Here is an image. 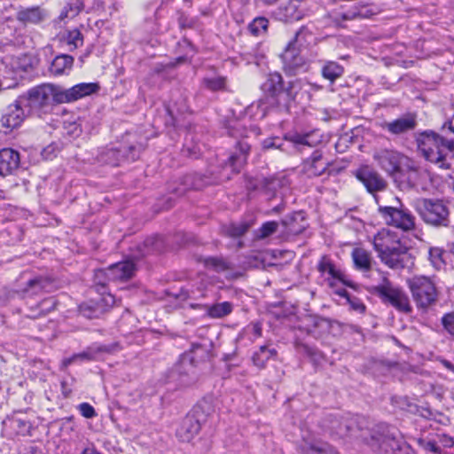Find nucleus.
<instances>
[{
	"label": "nucleus",
	"mask_w": 454,
	"mask_h": 454,
	"mask_svg": "<svg viewBox=\"0 0 454 454\" xmlns=\"http://www.w3.org/2000/svg\"><path fill=\"white\" fill-rule=\"evenodd\" d=\"M345 421L350 436L361 439L379 454H403L407 450L405 442L383 425L369 428L366 419L358 415L349 416Z\"/></svg>",
	"instance_id": "1"
},
{
	"label": "nucleus",
	"mask_w": 454,
	"mask_h": 454,
	"mask_svg": "<svg viewBox=\"0 0 454 454\" xmlns=\"http://www.w3.org/2000/svg\"><path fill=\"white\" fill-rule=\"evenodd\" d=\"M454 133V127L450 126ZM418 149L425 159L442 168H450L454 160V142L448 141L437 133L430 130L417 134Z\"/></svg>",
	"instance_id": "2"
},
{
	"label": "nucleus",
	"mask_w": 454,
	"mask_h": 454,
	"mask_svg": "<svg viewBox=\"0 0 454 454\" xmlns=\"http://www.w3.org/2000/svg\"><path fill=\"white\" fill-rule=\"evenodd\" d=\"M374 249L381 262L391 269L405 266L407 247L388 230L382 229L373 239Z\"/></svg>",
	"instance_id": "3"
},
{
	"label": "nucleus",
	"mask_w": 454,
	"mask_h": 454,
	"mask_svg": "<svg viewBox=\"0 0 454 454\" xmlns=\"http://www.w3.org/2000/svg\"><path fill=\"white\" fill-rule=\"evenodd\" d=\"M20 98L27 107V113L45 111L52 104H63L60 88L52 84L35 87Z\"/></svg>",
	"instance_id": "4"
},
{
	"label": "nucleus",
	"mask_w": 454,
	"mask_h": 454,
	"mask_svg": "<svg viewBox=\"0 0 454 454\" xmlns=\"http://www.w3.org/2000/svg\"><path fill=\"white\" fill-rule=\"evenodd\" d=\"M413 207L428 224L447 226L449 223V209L440 200L419 198L413 201Z\"/></svg>",
	"instance_id": "5"
},
{
	"label": "nucleus",
	"mask_w": 454,
	"mask_h": 454,
	"mask_svg": "<svg viewBox=\"0 0 454 454\" xmlns=\"http://www.w3.org/2000/svg\"><path fill=\"white\" fill-rule=\"evenodd\" d=\"M373 292L384 303L390 304L395 309L403 313H410L412 310L407 294L398 286H394L387 278L382 282L372 287Z\"/></svg>",
	"instance_id": "6"
},
{
	"label": "nucleus",
	"mask_w": 454,
	"mask_h": 454,
	"mask_svg": "<svg viewBox=\"0 0 454 454\" xmlns=\"http://www.w3.org/2000/svg\"><path fill=\"white\" fill-rule=\"evenodd\" d=\"M407 282L419 308L427 309L436 302L438 291L435 284L429 278L416 276Z\"/></svg>",
	"instance_id": "7"
},
{
	"label": "nucleus",
	"mask_w": 454,
	"mask_h": 454,
	"mask_svg": "<svg viewBox=\"0 0 454 454\" xmlns=\"http://www.w3.org/2000/svg\"><path fill=\"white\" fill-rule=\"evenodd\" d=\"M262 90L265 94V100H259L258 106L262 107L264 104L267 106L263 107L265 111L269 107H278L283 109V98H285V87L283 84V78L280 74H270L265 82L261 86Z\"/></svg>",
	"instance_id": "8"
},
{
	"label": "nucleus",
	"mask_w": 454,
	"mask_h": 454,
	"mask_svg": "<svg viewBox=\"0 0 454 454\" xmlns=\"http://www.w3.org/2000/svg\"><path fill=\"white\" fill-rule=\"evenodd\" d=\"M379 212L387 225L404 231L413 230L415 227V217L405 208L380 206Z\"/></svg>",
	"instance_id": "9"
},
{
	"label": "nucleus",
	"mask_w": 454,
	"mask_h": 454,
	"mask_svg": "<svg viewBox=\"0 0 454 454\" xmlns=\"http://www.w3.org/2000/svg\"><path fill=\"white\" fill-rule=\"evenodd\" d=\"M27 109L19 98L11 104L0 119V131L7 134L19 128L27 114Z\"/></svg>",
	"instance_id": "10"
},
{
	"label": "nucleus",
	"mask_w": 454,
	"mask_h": 454,
	"mask_svg": "<svg viewBox=\"0 0 454 454\" xmlns=\"http://www.w3.org/2000/svg\"><path fill=\"white\" fill-rule=\"evenodd\" d=\"M2 424L3 434L10 438L16 435H27L32 428V424L21 412H16L11 417H7Z\"/></svg>",
	"instance_id": "11"
},
{
	"label": "nucleus",
	"mask_w": 454,
	"mask_h": 454,
	"mask_svg": "<svg viewBox=\"0 0 454 454\" xmlns=\"http://www.w3.org/2000/svg\"><path fill=\"white\" fill-rule=\"evenodd\" d=\"M116 304L114 296L110 293H102L101 297L90 304L82 306V313L88 317H97Z\"/></svg>",
	"instance_id": "12"
},
{
	"label": "nucleus",
	"mask_w": 454,
	"mask_h": 454,
	"mask_svg": "<svg viewBox=\"0 0 454 454\" xmlns=\"http://www.w3.org/2000/svg\"><path fill=\"white\" fill-rule=\"evenodd\" d=\"M356 176L371 193L383 191L387 187V182L369 167L359 168Z\"/></svg>",
	"instance_id": "13"
},
{
	"label": "nucleus",
	"mask_w": 454,
	"mask_h": 454,
	"mask_svg": "<svg viewBox=\"0 0 454 454\" xmlns=\"http://www.w3.org/2000/svg\"><path fill=\"white\" fill-rule=\"evenodd\" d=\"M307 34L308 31L305 28H301L297 31L294 39L288 43L286 49L282 55L284 62L290 68L300 67L303 63L302 58L296 54L294 43L302 45L303 42L306 41L305 36Z\"/></svg>",
	"instance_id": "14"
},
{
	"label": "nucleus",
	"mask_w": 454,
	"mask_h": 454,
	"mask_svg": "<svg viewBox=\"0 0 454 454\" xmlns=\"http://www.w3.org/2000/svg\"><path fill=\"white\" fill-rule=\"evenodd\" d=\"M304 13V3L300 0H288L279 5L276 15L280 20L292 21L301 20Z\"/></svg>",
	"instance_id": "15"
},
{
	"label": "nucleus",
	"mask_w": 454,
	"mask_h": 454,
	"mask_svg": "<svg viewBox=\"0 0 454 454\" xmlns=\"http://www.w3.org/2000/svg\"><path fill=\"white\" fill-rule=\"evenodd\" d=\"M373 157L380 166L391 175L399 170L403 159L399 153L391 150H380L375 153Z\"/></svg>",
	"instance_id": "16"
},
{
	"label": "nucleus",
	"mask_w": 454,
	"mask_h": 454,
	"mask_svg": "<svg viewBox=\"0 0 454 454\" xmlns=\"http://www.w3.org/2000/svg\"><path fill=\"white\" fill-rule=\"evenodd\" d=\"M297 448L301 454H338L335 448L314 438L303 437Z\"/></svg>",
	"instance_id": "17"
},
{
	"label": "nucleus",
	"mask_w": 454,
	"mask_h": 454,
	"mask_svg": "<svg viewBox=\"0 0 454 454\" xmlns=\"http://www.w3.org/2000/svg\"><path fill=\"white\" fill-rule=\"evenodd\" d=\"M200 430V422L194 415L185 416L178 428L176 436L182 442H190Z\"/></svg>",
	"instance_id": "18"
},
{
	"label": "nucleus",
	"mask_w": 454,
	"mask_h": 454,
	"mask_svg": "<svg viewBox=\"0 0 454 454\" xmlns=\"http://www.w3.org/2000/svg\"><path fill=\"white\" fill-rule=\"evenodd\" d=\"M318 269L324 276L326 285L332 288L336 294L340 295V288L339 287V284L340 283V272L336 270L326 258L322 259Z\"/></svg>",
	"instance_id": "19"
},
{
	"label": "nucleus",
	"mask_w": 454,
	"mask_h": 454,
	"mask_svg": "<svg viewBox=\"0 0 454 454\" xmlns=\"http://www.w3.org/2000/svg\"><path fill=\"white\" fill-rule=\"evenodd\" d=\"M20 162V153L12 148L0 151V175L7 176L16 170Z\"/></svg>",
	"instance_id": "20"
},
{
	"label": "nucleus",
	"mask_w": 454,
	"mask_h": 454,
	"mask_svg": "<svg viewBox=\"0 0 454 454\" xmlns=\"http://www.w3.org/2000/svg\"><path fill=\"white\" fill-rule=\"evenodd\" d=\"M417 121L414 115H405L392 121L385 122L382 128L393 135H401L413 130Z\"/></svg>",
	"instance_id": "21"
},
{
	"label": "nucleus",
	"mask_w": 454,
	"mask_h": 454,
	"mask_svg": "<svg viewBox=\"0 0 454 454\" xmlns=\"http://www.w3.org/2000/svg\"><path fill=\"white\" fill-rule=\"evenodd\" d=\"M97 89L98 85L96 83H79L68 90L60 89V94L63 95V103H68L90 95Z\"/></svg>",
	"instance_id": "22"
},
{
	"label": "nucleus",
	"mask_w": 454,
	"mask_h": 454,
	"mask_svg": "<svg viewBox=\"0 0 454 454\" xmlns=\"http://www.w3.org/2000/svg\"><path fill=\"white\" fill-rule=\"evenodd\" d=\"M135 271V264L131 261L121 262L107 269V277L112 280H127Z\"/></svg>",
	"instance_id": "23"
},
{
	"label": "nucleus",
	"mask_w": 454,
	"mask_h": 454,
	"mask_svg": "<svg viewBox=\"0 0 454 454\" xmlns=\"http://www.w3.org/2000/svg\"><path fill=\"white\" fill-rule=\"evenodd\" d=\"M47 16V12L39 6L25 8L19 11L17 13L18 20L24 24H39L43 22Z\"/></svg>",
	"instance_id": "24"
},
{
	"label": "nucleus",
	"mask_w": 454,
	"mask_h": 454,
	"mask_svg": "<svg viewBox=\"0 0 454 454\" xmlns=\"http://www.w3.org/2000/svg\"><path fill=\"white\" fill-rule=\"evenodd\" d=\"M74 65V58L67 54H60L51 61L49 71L53 75H62L68 74Z\"/></svg>",
	"instance_id": "25"
},
{
	"label": "nucleus",
	"mask_w": 454,
	"mask_h": 454,
	"mask_svg": "<svg viewBox=\"0 0 454 454\" xmlns=\"http://www.w3.org/2000/svg\"><path fill=\"white\" fill-rule=\"evenodd\" d=\"M303 215L301 212L294 213L293 215L286 216L283 221L282 224L286 228V233L287 235H298L305 229V224L299 223L303 222Z\"/></svg>",
	"instance_id": "26"
},
{
	"label": "nucleus",
	"mask_w": 454,
	"mask_h": 454,
	"mask_svg": "<svg viewBox=\"0 0 454 454\" xmlns=\"http://www.w3.org/2000/svg\"><path fill=\"white\" fill-rule=\"evenodd\" d=\"M306 84L301 80H294L288 82L285 87V98H283V109L287 111L291 101L295 100L300 90H301Z\"/></svg>",
	"instance_id": "27"
},
{
	"label": "nucleus",
	"mask_w": 454,
	"mask_h": 454,
	"mask_svg": "<svg viewBox=\"0 0 454 454\" xmlns=\"http://www.w3.org/2000/svg\"><path fill=\"white\" fill-rule=\"evenodd\" d=\"M276 356L277 353L275 349H270L268 347L262 346L253 356L254 364L256 367L272 366L269 362L271 360L274 361Z\"/></svg>",
	"instance_id": "28"
},
{
	"label": "nucleus",
	"mask_w": 454,
	"mask_h": 454,
	"mask_svg": "<svg viewBox=\"0 0 454 454\" xmlns=\"http://www.w3.org/2000/svg\"><path fill=\"white\" fill-rule=\"evenodd\" d=\"M61 41L69 46L70 51H74L83 44V36L79 29L67 30L61 35Z\"/></svg>",
	"instance_id": "29"
},
{
	"label": "nucleus",
	"mask_w": 454,
	"mask_h": 454,
	"mask_svg": "<svg viewBox=\"0 0 454 454\" xmlns=\"http://www.w3.org/2000/svg\"><path fill=\"white\" fill-rule=\"evenodd\" d=\"M353 262L356 268L369 270L371 268V256L363 248H355L352 252Z\"/></svg>",
	"instance_id": "30"
},
{
	"label": "nucleus",
	"mask_w": 454,
	"mask_h": 454,
	"mask_svg": "<svg viewBox=\"0 0 454 454\" xmlns=\"http://www.w3.org/2000/svg\"><path fill=\"white\" fill-rule=\"evenodd\" d=\"M232 311V304L228 301H223L210 306L207 309V315L213 318H221L229 315Z\"/></svg>",
	"instance_id": "31"
},
{
	"label": "nucleus",
	"mask_w": 454,
	"mask_h": 454,
	"mask_svg": "<svg viewBox=\"0 0 454 454\" xmlns=\"http://www.w3.org/2000/svg\"><path fill=\"white\" fill-rule=\"evenodd\" d=\"M204 265L215 270L216 272H223L231 269V263L220 257H207L203 260Z\"/></svg>",
	"instance_id": "32"
},
{
	"label": "nucleus",
	"mask_w": 454,
	"mask_h": 454,
	"mask_svg": "<svg viewBox=\"0 0 454 454\" xmlns=\"http://www.w3.org/2000/svg\"><path fill=\"white\" fill-rule=\"evenodd\" d=\"M342 298L346 299L350 310L355 311L360 315L365 312L366 307L358 297L345 290H342Z\"/></svg>",
	"instance_id": "33"
},
{
	"label": "nucleus",
	"mask_w": 454,
	"mask_h": 454,
	"mask_svg": "<svg viewBox=\"0 0 454 454\" xmlns=\"http://www.w3.org/2000/svg\"><path fill=\"white\" fill-rule=\"evenodd\" d=\"M322 74L324 78L333 82L340 75V67L336 62L328 61L322 68Z\"/></svg>",
	"instance_id": "34"
},
{
	"label": "nucleus",
	"mask_w": 454,
	"mask_h": 454,
	"mask_svg": "<svg viewBox=\"0 0 454 454\" xmlns=\"http://www.w3.org/2000/svg\"><path fill=\"white\" fill-rule=\"evenodd\" d=\"M49 281L46 278H36L27 282V286L24 289L25 293H31V294H38L46 289Z\"/></svg>",
	"instance_id": "35"
},
{
	"label": "nucleus",
	"mask_w": 454,
	"mask_h": 454,
	"mask_svg": "<svg viewBox=\"0 0 454 454\" xmlns=\"http://www.w3.org/2000/svg\"><path fill=\"white\" fill-rule=\"evenodd\" d=\"M249 228L250 223L247 222H240L230 224L225 228V231L230 237L237 238L244 235Z\"/></svg>",
	"instance_id": "36"
},
{
	"label": "nucleus",
	"mask_w": 454,
	"mask_h": 454,
	"mask_svg": "<svg viewBox=\"0 0 454 454\" xmlns=\"http://www.w3.org/2000/svg\"><path fill=\"white\" fill-rule=\"evenodd\" d=\"M82 0H70L65 7L61 15H64L66 18L72 19L78 15L79 12L82 10Z\"/></svg>",
	"instance_id": "37"
},
{
	"label": "nucleus",
	"mask_w": 454,
	"mask_h": 454,
	"mask_svg": "<svg viewBox=\"0 0 454 454\" xmlns=\"http://www.w3.org/2000/svg\"><path fill=\"white\" fill-rule=\"evenodd\" d=\"M239 147L241 154L240 155H231L230 157V162L233 168H236V162H238L239 165H241L246 161V156L250 150V145L245 141L239 142Z\"/></svg>",
	"instance_id": "38"
},
{
	"label": "nucleus",
	"mask_w": 454,
	"mask_h": 454,
	"mask_svg": "<svg viewBox=\"0 0 454 454\" xmlns=\"http://www.w3.org/2000/svg\"><path fill=\"white\" fill-rule=\"evenodd\" d=\"M443 254V250L439 247H433L429 250L430 262L436 270L442 269L444 265Z\"/></svg>",
	"instance_id": "39"
},
{
	"label": "nucleus",
	"mask_w": 454,
	"mask_h": 454,
	"mask_svg": "<svg viewBox=\"0 0 454 454\" xmlns=\"http://www.w3.org/2000/svg\"><path fill=\"white\" fill-rule=\"evenodd\" d=\"M204 83L207 89L213 91L223 90L226 88V79L223 76L206 78Z\"/></svg>",
	"instance_id": "40"
},
{
	"label": "nucleus",
	"mask_w": 454,
	"mask_h": 454,
	"mask_svg": "<svg viewBox=\"0 0 454 454\" xmlns=\"http://www.w3.org/2000/svg\"><path fill=\"white\" fill-rule=\"evenodd\" d=\"M278 223L275 221H270L263 223L257 231L258 239H266L275 233L278 230Z\"/></svg>",
	"instance_id": "41"
},
{
	"label": "nucleus",
	"mask_w": 454,
	"mask_h": 454,
	"mask_svg": "<svg viewBox=\"0 0 454 454\" xmlns=\"http://www.w3.org/2000/svg\"><path fill=\"white\" fill-rule=\"evenodd\" d=\"M269 21L265 18H256L249 25V29L254 35H259L268 27Z\"/></svg>",
	"instance_id": "42"
},
{
	"label": "nucleus",
	"mask_w": 454,
	"mask_h": 454,
	"mask_svg": "<svg viewBox=\"0 0 454 454\" xmlns=\"http://www.w3.org/2000/svg\"><path fill=\"white\" fill-rule=\"evenodd\" d=\"M171 377L177 380L181 387H187L193 381V378L190 376L188 371H172Z\"/></svg>",
	"instance_id": "43"
},
{
	"label": "nucleus",
	"mask_w": 454,
	"mask_h": 454,
	"mask_svg": "<svg viewBox=\"0 0 454 454\" xmlns=\"http://www.w3.org/2000/svg\"><path fill=\"white\" fill-rule=\"evenodd\" d=\"M89 359H90V356H89L88 353H81V354L74 355L69 358L64 359L62 362V364L65 367H67L70 365L79 366V365H81V364L79 363L80 361L89 360Z\"/></svg>",
	"instance_id": "44"
},
{
	"label": "nucleus",
	"mask_w": 454,
	"mask_h": 454,
	"mask_svg": "<svg viewBox=\"0 0 454 454\" xmlns=\"http://www.w3.org/2000/svg\"><path fill=\"white\" fill-rule=\"evenodd\" d=\"M180 366L183 367H196L198 366L197 362L195 361V357L193 356V349L184 353L180 357Z\"/></svg>",
	"instance_id": "45"
},
{
	"label": "nucleus",
	"mask_w": 454,
	"mask_h": 454,
	"mask_svg": "<svg viewBox=\"0 0 454 454\" xmlns=\"http://www.w3.org/2000/svg\"><path fill=\"white\" fill-rule=\"evenodd\" d=\"M310 135L295 134L289 137V141L294 145H309L311 146L312 143L309 140Z\"/></svg>",
	"instance_id": "46"
},
{
	"label": "nucleus",
	"mask_w": 454,
	"mask_h": 454,
	"mask_svg": "<svg viewBox=\"0 0 454 454\" xmlns=\"http://www.w3.org/2000/svg\"><path fill=\"white\" fill-rule=\"evenodd\" d=\"M419 445L425 450L430 451L433 453H440V448L436 445V443L433 441H427L425 439H419L418 441Z\"/></svg>",
	"instance_id": "47"
},
{
	"label": "nucleus",
	"mask_w": 454,
	"mask_h": 454,
	"mask_svg": "<svg viewBox=\"0 0 454 454\" xmlns=\"http://www.w3.org/2000/svg\"><path fill=\"white\" fill-rule=\"evenodd\" d=\"M442 321L446 331L450 334L454 335V312L445 315Z\"/></svg>",
	"instance_id": "48"
},
{
	"label": "nucleus",
	"mask_w": 454,
	"mask_h": 454,
	"mask_svg": "<svg viewBox=\"0 0 454 454\" xmlns=\"http://www.w3.org/2000/svg\"><path fill=\"white\" fill-rule=\"evenodd\" d=\"M81 414L86 418L90 419L96 415L95 409L88 403H82L79 405Z\"/></svg>",
	"instance_id": "49"
},
{
	"label": "nucleus",
	"mask_w": 454,
	"mask_h": 454,
	"mask_svg": "<svg viewBox=\"0 0 454 454\" xmlns=\"http://www.w3.org/2000/svg\"><path fill=\"white\" fill-rule=\"evenodd\" d=\"M65 129L67 130V133L71 137H78L81 134V128L80 125L76 122H66L65 123Z\"/></svg>",
	"instance_id": "50"
},
{
	"label": "nucleus",
	"mask_w": 454,
	"mask_h": 454,
	"mask_svg": "<svg viewBox=\"0 0 454 454\" xmlns=\"http://www.w3.org/2000/svg\"><path fill=\"white\" fill-rule=\"evenodd\" d=\"M279 139L278 138H268V139H265L262 143V147L264 149H271V148H278V149H281L283 150L282 146L283 145L282 144H278V141Z\"/></svg>",
	"instance_id": "51"
},
{
	"label": "nucleus",
	"mask_w": 454,
	"mask_h": 454,
	"mask_svg": "<svg viewBox=\"0 0 454 454\" xmlns=\"http://www.w3.org/2000/svg\"><path fill=\"white\" fill-rule=\"evenodd\" d=\"M441 442L443 444V446L447 448L452 447L454 444L453 439L447 435H443Z\"/></svg>",
	"instance_id": "52"
},
{
	"label": "nucleus",
	"mask_w": 454,
	"mask_h": 454,
	"mask_svg": "<svg viewBox=\"0 0 454 454\" xmlns=\"http://www.w3.org/2000/svg\"><path fill=\"white\" fill-rule=\"evenodd\" d=\"M61 387H62V393L65 397H67L71 393V388L67 387V382L66 380H63L61 382Z\"/></svg>",
	"instance_id": "53"
},
{
	"label": "nucleus",
	"mask_w": 454,
	"mask_h": 454,
	"mask_svg": "<svg viewBox=\"0 0 454 454\" xmlns=\"http://www.w3.org/2000/svg\"><path fill=\"white\" fill-rule=\"evenodd\" d=\"M80 454H100L94 446H88Z\"/></svg>",
	"instance_id": "54"
},
{
	"label": "nucleus",
	"mask_w": 454,
	"mask_h": 454,
	"mask_svg": "<svg viewBox=\"0 0 454 454\" xmlns=\"http://www.w3.org/2000/svg\"><path fill=\"white\" fill-rule=\"evenodd\" d=\"M278 0H264V2L268 4H275Z\"/></svg>",
	"instance_id": "55"
},
{
	"label": "nucleus",
	"mask_w": 454,
	"mask_h": 454,
	"mask_svg": "<svg viewBox=\"0 0 454 454\" xmlns=\"http://www.w3.org/2000/svg\"><path fill=\"white\" fill-rule=\"evenodd\" d=\"M341 282H342V285H348V286H349V284L348 283V281H347V280H345L343 277H342ZM350 286H352V287H354V288H355V286H354L353 285H350Z\"/></svg>",
	"instance_id": "56"
},
{
	"label": "nucleus",
	"mask_w": 454,
	"mask_h": 454,
	"mask_svg": "<svg viewBox=\"0 0 454 454\" xmlns=\"http://www.w3.org/2000/svg\"><path fill=\"white\" fill-rule=\"evenodd\" d=\"M201 348V346H200V345H199V344H196V345H194V346H193V349H194V348Z\"/></svg>",
	"instance_id": "57"
},
{
	"label": "nucleus",
	"mask_w": 454,
	"mask_h": 454,
	"mask_svg": "<svg viewBox=\"0 0 454 454\" xmlns=\"http://www.w3.org/2000/svg\"><path fill=\"white\" fill-rule=\"evenodd\" d=\"M255 333H257L258 334L260 333V329L259 328H256L255 329Z\"/></svg>",
	"instance_id": "58"
}]
</instances>
